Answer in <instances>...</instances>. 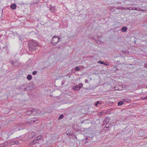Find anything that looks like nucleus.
Returning <instances> with one entry per match:
<instances>
[{
	"instance_id": "ddd939ff",
	"label": "nucleus",
	"mask_w": 147,
	"mask_h": 147,
	"mask_svg": "<svg viewBox=\"0 0 147 147\" xmlns=\"http://www.w3.org/2000/svg\"><path fill=\"white\" fill-rule=\"evenodd\" d=\"M109 122V117H105L104 120V123L107 124Z\"/></svg>"
},
{
	"instance_id": "412c9836",
	"label": "nucleus",
	"mask_w": 147,
	"mask_h": 147,
	"mask_svg": "<svg viewBox=\"0 0 147 147\" xmlns=\"http://www.w3.org/2000/svg\"><path fill=\"white\" fill-rule=\"evenodd\" d=\"M63 117V115L61 114V115H60L59 116L58 119L59 120H61V119H62Z\"/></svg>"
},
{
	"instance_id": "aec40b11",
	"label": "nucleus",
	"mask_w": 147,
	"mask_h": 147,
	"mask_svg": "<svg viewBox=\"0 0 147 147\" xmlns=\"http://www.w3.org/2000/svg\"><path fill=\"white\" fill-rule=\"evenodd\" d=\"M99 104L100 105L101 104V102H100L99 101H96L95 104V105L96 106H97L98 105V104Z\"/></svg>"
},
{
	"instance_id": "a878e982",
	"label": "nucleus",
	"mask_w": 147,
	"mask_h": 147,
	"mask_svg": "<svg viewBox=\"0 0 147 147\" xmlns=\"http://www.w3.org/2000/svg\"><path fill=\"white\" fill-rule=\"evenodd\" d=\"M6 144H5V143H4V144H1L0 145V147H4L5 146V145Z\"/></svg>"
},
{
	"instance_id": "9b49d317",
	"label": "nucleus",
	"mask_w": 147,
	"mask_h": 147,
	"mask_svg": "<svg viewBox=\"0 0 147 147\" xmlns=\"http://www.w3.org/2000/svg\"><path fill=\"white\" fill-rule=\"evenodd\" d=\"M16 5L14 3L11 4L10 5V8L12 9H15L16 7Z\"/></svg>"
},
{
	"instance_id": "dca6fc26",
	"label": "nucleus",
	"mask_w": 147,
	"mask_h": 147,
	"mask_svg": "<svg viewBox=\"0 0 147 147\" xmlns=\"http://www.w3.org/2000/svg\"><path fill=\"white\" fill-rule=\"evenodd\" d=\"M124 102L123 101H119L117 103V105L118 106H121L124 103Z\"/></svg>"
},
{
	"instance_id": "37998d69",
	"label": "nucleus",
	"mask_w": 147,
	"mask_h": 147,
	"mask_svg": "<svg viewBox=\"0 0 147 147\" xmlns=\"http://www.w3.org/2000/svg\"><path fill=\"white\" fill-rule=\"evenodd\" d=\"M98 38H99V36H98Z\"/></svg>"
},
{
	"instance_id": "20e7f679",
	"label": "nucleus",
	"mask_w": 147,
	"mask_h": 147,
	"mask_svg": "<svg viewBox=\"0 0 147 147\" xmlns=\"http://www.w3.org/2000/svg\"><path fill=\"white\" fill-rule=\"evenodd\" d=\"M36 121H38L36 118H34L30 119L29 118H27L26 119L25 121L27 123L31 124L36 122Z\"/></svg>"
},
{
	"instance_id": "6e6552de",
	"label": "nucleus",
	"mask_w": 147,
	"mask_h": 147,
	"mask_svg": "<svg viewBox=\"0 0 147 147\" xmlns=\"http://www.w3.org/2000/svg\"><path fill=\"white\" fill-rule=\"evenodd\" d=\"M27 85L24 84L20 87V89L22 91H24L27 90Z\"/></svg>"
},
{
	"instance_id": "f03ea898",
	"label": "nucleus",
	"mask_w": 147,
	"mask_h": 147,
	"mask_svg": "<svg viewBox=\"0 0 147 147\" xmlns=\"http://www.w3.org/2000/svg\"><path fill=\"white\" fill-rule=\"evenodd\" d=\"M96 137L95 136H92V137L88 136L85 138V139H82L81 140V142L84 143V144H86L87 143L93 142L95 141V139Z\"/></svg>"
},
{
	"instance_id": "0eeeda50",
	"label": "nucleus",
	"mask_w": 147,
	"mask_h": 147,
	"mask_svg": "<svg viewBox=\"0 0 147 147\" xmlns=\"http://www.w3.org/2000/svg\"><path fill=\"white\" fill-rule=\"evenodd\" d=\"M30 112H31L30 113H32L34 112H35V113L36 114H37V113L39 114L40 113V111L38 109H33L30 110Z\"/></svg>"
},
{
	"instance_id": "a19ab883",
	"label": "nucleus",
	"mask_w": 147,
	"mask_h": 147,
	"mask_svg": "<svg viewBox=\"0 0 147 147\" xmlns=\"http://www.w3.org/2000/svg\"><path fill=\"white\" fill-rule=\"evenodd\" d=\"M95 41H96V42H97V41L96 40H95Z\"/></svg>"
},
{
	"instance_id": "9d476101",
	"label": "nucleus",
	"mask_w": 147,
	"mask_h": 147,
	"mask_svg": "<svg viewBox=\"0 0 147 147\" xmlns=\"http://www.w3.org/2000/svg\"><path fill=\"white\" fill-rule=\"evenodd\" d=\"M133 10H138V11H144V10L141 9V8L139 7H133Z\"/></svg>"
},
{
	"instance_id": "72a5a7b5",
	"label": "nucleus",
	"mask_w": 147,
	"mask_h": 147,
	"mask_svg": "<svg viewBox=\"0 0 147 147\" xmlns=\"http://www.w3.org/2000/svg\"><path fill=\"white\" fill-rule=\"evenodd\" d=\"M64 84V82H63V81H62V82H61V84H62V85H63V84Z\"/></svg>"
},
{
	"instance_id": "bb28decb",
	"label": "nucleus",
	"mask_w": 147,
	"mask_h": 147,
	"mask_svg": "<svg viewBox=\"0 0 147 147\" xmlns=\"http://www.w3.org/2000/svg\"><path fill=\"white\" fill-rule=\"evenodd\" d=\"M146 99H147V96H146V97L142 98V100H145Z\"/></svg>"
},
{
	"instance_id": "79ce46f5",
	"label": "nucleus",
	"mask_w": 147,
	"mask_h": 147,
	"mask_svg": "<svg viewBox=\"0 0 147 147\" xmlns=\"http://www.w3.org/2000/svg\"><path fill=\"white\" fill-rule=\"evenodd\" d=\"M66 75V76H68V74H67V75Z\"/></svg>"
},
{
	"instance_id": "7c9ffc66",
	"label": "nucleus",
	"mask_w": 147,
	"mask_h": 147,
	"mask_svg": "<svg viewBox=\"0 0 147 147\" xmlns=\"http://www.w3.org/2000/svg\"><path fill=\"white\" fill-rule=\"evenodd\" d=\"M88 80H87V79H86L85 80V82L86 83H88Z\"/></svg>"
},
{
	"instance_id": "ea45409f",
	"label": "nucleus",
	"mask_w": 147,
	"mask_h": 147,
	"mask_svg": "<svg viewBox=\"0 0 147 147\" xmlns=\"http://www.w3.org/2000/svg\"><path fill=\"white\" fill-rule=\"evenodd\" d=\"M116 8V9H117V8ZM119 9V8H117V9Z\"/></svg>"
},
{
	"instance_id": "f704fd0d",
	"label": "nucleus",
	"mask_w": 147,
	"mask_h": 147,
	"mask_svg": "<svg viewBox=\"0 0 147 147\" xmlns=\"http://www.w3.org/2000/svg\"><path fill=\"white\" fill-rule=\"evenodd\" d=\"M117 67V66H115L114 67V68H115L116 69V70H118V69H117V68H116V67Z\"/></svg>"
},
{
	"instance_id": "4be33fe9",
	"label": "nucleus",
	"mask_w": 147,
	"mask_h": 147,
	"mask_svg": "<svg viewBox=\"0 0 147 147\" xmlns=\"http://www.w3.org/2000/svg\"><path fill=\"white\" fill-rule=\"evenodd\" d=\"M75 69L76 71H79L80 70V68L78 66H76L75 67Z\"/></svg>"
},
{
	"instance_id": "4c0bfd02",
	"label": "nucleus",
	"mask_w": 147,
	"mask_h": 147,
	"mask_svg": "<svg viewBox=\"0 0 147 147\" xmlns=\"http://www.w3.org/2000/svg\"><path fill=\"white\" fill-rule=\"evenodd\" d=\"M67 134H67V135H68V133H67Z\"/></svg>"
},
{
	"instance_id": "c9c22d12",
	"label": "nucleus",
	"mask_w": 147,
	"mask_h": 147,
	"mask_svg": "<svg viewBox=\"0 0 147 147\" xmlns=\"http://www.w3.org/2000/svg\"><path fill=\"white\" fill-rule=\"evenodd\" d=\"M90 38L91 39H94V38L93 37H90Z\"/></svg>"
},
{
	"instance_id": "f257e3e1",
	"label": "nucleus",
	"mask_w": 147,
	"mask_h": 147,
	"mask_svg": "<svg viewBox=\"0 0 147 147\" xmlns=\"http://www.w3.org/2000/svg\"><path fill=\"white\" fill-rule=\"evenodd\" d=\"M38 44L34 40H31L28 42V45L29 46V50L30 51H33L36 49Z\"/></svg>"
},
{
	"instance_id": "a211bd4d",
	"label": "nucleus",
	"mask_w": 147,
	"mask_h": 147,
	"mask_svg": "<svg viewBox=\"0 0 147 147\" xmlns=\"http://www.w3.org/2000/svg\"><path fill=\"white\" fill-rule=\"evenodd\" d=\"M42 138V136H39L38 137H37L35 138V139L36 140H40Z\"/></svg>"
},
{
	"instance_id": "c756f323",
	"label": "nucleus",
	"mask_w": 147,
	"mask_h": 147,
	"mask_svg": "<svg viewBox=\"0 0 147 147\" xmlns=\"http://www.w3.org/2000/svg\"><path fill=\"white\" fill-rule=\"evenodd\" d=\"M144 67L147 68V63L144 64Z\"/></svg>"
},
{
	"instance_id": "1a4fd4ad",
	"label": "nucleus",
	"mask_w": 147,
	"mask_h": 147,
	"mask_svg": "<svg viewBox=\"0 0 147 147\" xmlns=\"http://www.w3.org/2000/svg\"><path fill=\"white\" fill-rule=\"evenodd\" d=\"M50 10L52 12H54L55 11V6H52L51 5H49Z\"/></svg>"
},
{
	"instance_id": "4468645a",
	"label": "nucleus",
	"mask_w": 147,
	"mask_h": 147,
	"mask_svg": "<svg viewBox=\"0 0 147 147\" xmlns=\"http://www.w3.org/2000/svg\"><path fill=\"white\" fill-rule=\"evenodd\" d=\"M36 135V134L34 132H31V134H30L29 136L30 138H32L34 137Z\"/></svg>"
},
{
	"instance_id": "393cba45",
	"label": "nucleus",
	"mask_w": 147,
	"mask_h": 147,
	"mask_svg": "<svg viewBox=\"0 0 147 147\" xmlns=\"http://www.w3.org/2000/svg\"><path fill=\"white\" fill-rule=\"evenodd\" d=\"M37 71H33L32 74L33 75H35L37 74Z\"/></svg>"
},
{
	"instance_id": "39448f33",
	"label": "nucleus",
	"mask_w": 147,
	"mask_h": 147,
	"mask_svg": "<svg viewBox=\"0 0 147 147\" xmlns=\"http://www.w3.org/2000/svg\"><path fill=\"white\" fill-rule=\"evenodd\" d=\"M9 62L11 65L14 66H18L19 65L18 61L17 60H10Z\"/></svg>"
},
{
	"instance_id": "423d86ee",
	"label": "nucleus",
	"mask_w": 147,
	"mask_h": 147,
	"mask_svg": "<svg viewBox=\"0 0 147 147\" xmlns=\"http://www.w3.org/2000/svg\"><path fill=\"white\" fill-rule=\"evenodd\" d=\"M82 86V84H80L74 86L73 88V89L75 90H78Z\"/></svg>"
},
{
	"instance_id": "58836bf2",
	"label": "nucleus",
	"mask_w": 147,
	"mask_h": 147,
	"mask_svg": "<svg viewBox=\"0 0 147 147\" xmlns=\"http://www.w3.org/2000/svg\"><path fill=\"white\" fill-rule=\"evenodd\" d=\"M68 134H69V135H70V134L69 133H68Z\"/></svg>"
},
{
	"instance_id": "cd10ccee",
	"label": "nucleus",
	"mask_w": 147,
	"mask_h": 147,
	"mask_svg": "<svg viewBox=\"0 0 147 147\" xmlns=\"http://www.w3.org/2000/svg\"><path fill=\"white\" fill-rule=\"evenodd\" d=\"M114 7H112L111 8V11H114Z\"/></svg>"
},
{
	"instance_id": "6ab92c4d",
	"label": "nucleus",
	"mask_w": 147,
	"mask_h": 147,
	"mask_svg": "<svg viewBox=\"0 0 147 147\" xmlns=\"http://www.w3.org/2000/svg\"><path fill=\"white\" fill-rule=\"evenodd\" d=\"M37 140H36L35 139V140L33 141H32L30 143V144L31 145H33L34 144H35L36 143V141Z\"/></svg>"
},
{
	"instance_id": "f3484780",
	"label": "nucleus",
	"mask_w": 147,
	"mask_h": 147,
	"mask_svg": "<svg viewBox=\"0 0 147 147\" xmlns=\"http://www.w3.org/2000/svg\"><path fill=\"white\" fill-rule=\"evenodd\" d=\"M27 78L28 80H30L32 78V76L31 75L29 74L27 76Z\"/></svg>"
},
{
	"instance_id": "473e14b6",
	"label": "nucleus",
	"mask_w": 147,
	"mask_h": 147,
	"mask_svg": "<svg viewBox=\"0 0 147 147\" xmlns=\"http://www.w3.org/2000/svg\"><path fill=\"white\" fill-rule=\"evenodd\" d=\"M104 65H108L106 63H104V64H103Z\"/></svg>"
},
{
	"instance_id": "2f4dec72",
	"label": "nucleus",
	"mask_w": 147,
	"mask_h": 147,
	"mask_svg": "<svg viewBox=\"0 0 147 147\" xmlns=\"http://www.w3.org/2000/svg\"><path fill=\"white\" fill-rule=\"evenodd\" d=\"M38 4V2H36L33 3V4Z\"/></svg>"
},
{
	"instance_id": "5701e85b",
	"label": "nucleus",
	"mask_w": 147,
	"mask_h": 147,
	"mask_svg": "<svg viewBox=\"0 0 147 147\" xmlns=\"http://www.w3.org/2000/svg\"><path fill=\"white\" fill-rule=\"evenodd\" d=\"M98 63H100L101 64H104V62L102 61H98Z\"/></svg>"
},
{
	"instance_id": "2eb2a0df",
	"label": "nucleus",
	"mask_w": 147,
	"mask_h": 147,
	"mask_svg": "<svg viewBox=\"0 0 147 147\" xmlns=\"http://www.w3.org/2000/svg\"><path fill=\"white\" fill-rule=\"evenodd\" d=\"M127 28L126 26H123L121 28V31L123 32H125L126 31Z\"/></svg>"
},
{
	"instance_id": "7ed1b4c3",
	"label": "nucleus",
	"mask_w": 147,
	"mask_h": 147,
	"mask_svg": "<svg viewBox=\"0 0 147 147\" xmlns=\"http://www.w3.org/2000/svg\"><path fill=\"white\" fill-rule=\"evenodd\" d=\"M61 39V38H58L57 36H54L52 38L51 43L53 45H55L59 41H60Z\"/></svg>"
},
{
	"instance_id": "b1692460",
	"label": "nucleus",
	"mask_w": 147,
	"mask_h": 147,
	"mask_svg": "<svg viewBox=\"0 0 147 147\" xmlns=\"http://www.w3.org/2000/svg\"><path fill=\"white\" fill-rule=\"evenodd\" d=\"M127 9H129V10H133V6H131V7H129L127 8Z\"/></svg>"
},
{
	"instance_id": "c85d7f7f",
	"label": "nucleus",
	"mask_w": 147,
	"mask_h": 147,
	"mask_svg": "<svg viewBox=\"0 0 147 147\" xmlns=\"http://www.w3.org/2000/svg\"><path fill=\"white\" fill-rule=\"evenodd\" d=\"M15 143L16 144H18L19 143V142L18 141H16L15 142Z\"/></svg>"
},
{
	"instance_id": "e433bc0d",
	"label": "nucleus",
	"mask_w": 147,
	"mask_h": 147,
	"mask_svg": "<svg viewBox=\"0 0 147 147\" xmlns=\"http://www.w3.org/2000/svg\"><path fill=\"white\" fill-rule=\"evenodd\" d=\"M8 136H10V135L9 134H7Z\"/></svg>"
},
{
	"instance_id": "f8f14e48",
	"label": "nucleus",
	"mask_w": 147,
	"mask_h": 147,
	"mask_svg": "<svg viewBox=\"0 0 147 147\" xmlns=\"http://www.w3.org/2000/svg\"><path fill=\"white\" fill-rule=\"evenodd\" d=\"M110 127L109 125L107 124L106 125V126L104 127L103 129L105 130L108 131L110 129Z\"/></svg>"
}]
</instances>
